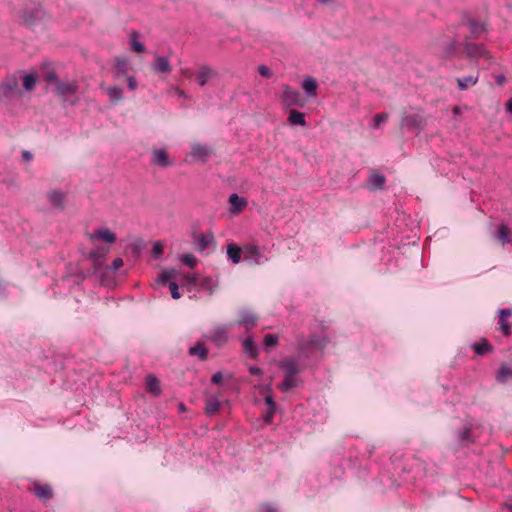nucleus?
<instances>
[{"label": "nucleus", "mask_w": 512, "mask_h": 512, "mask_svg": "<svg viewBox=\"0 0 512 512\" xmlns=\"http://www.w3.org/2000/svg\"><path fill=\"white\" fill-rule=\"evenodd\" d=\"M244 261L260 265L265 263L268 259L261 252L260 248L255 245H246L243 248Z\"/></svg>", "instance_id": "5"}, {"label": "nucleus", "mask_w": 512, "mask_h": 512, "mask_svg": "<svg viewBox=\"0 0 512 512\" xmlns=\"http://www.w3.org/2000/svg\"><path fill=\"white\" fill-rule=\"evenodd\" d=\"M216 75V72L209 66H202L197 71V82L200 86H205L207 82Z\"/></svg>", "instance_id": "19"}, {"label": "nucleus", "mask_w": 512, "mask_h": 512, "mask_svg": "<svg viewBox=\"0 0 512 512\" xmlns=\"http://www.w3.org/2000/svg\"><path fill=\"white\" fill-rule=\"evenodd\" d=\"M470 434V428H465L462 432L459 433V440L463 443L473 442V439L471 438Z\"/></svg>", "instance_id": "47"}, {"label": "nucleus", "mask_w": 512, "mask_h": 512, "mask_svg": "<svg viewBox=\"0 0 512 512\" xmlns=\"http://www.w3.org/2000/svg\"><path fill=\"white\" fill-rule=\"evenodd\" d=\"M465 50L467 55L471 58H489L488 52L482 44L467 42L465 44Z\"/></svg>", "instance_id": "16"}, {"label": "nucleus", "mask_w": 512, "mask_h": 512, "mask_svg": "<svg viewBox=\"0 0 512 512\" xmlns=\"http://www.w3.org/2000/svg\"><path fill=\"white\" fill-rule=\"evenodd\" d=\"M49 201L57 207H63L64 194L59 190H53L48 195Z\"/></svg>", "instance_id": "37"}, {"label": "nucleus", "mask_w": 512, "mask_h": 512, "mask_svg": "<svg viewBox=\"0 0 512 512\" xmlns=\"http://www.w3.org/2000/svg\"><path fill=\"white\" fill-rule=\"evenodd\" d=\"M43 78H44V81L47 84H53L55 87L57 85V82H60V80L58 79V76H57L55 71H47L43 75Z\"/></svg>", "instance_id": "42"}, {"label": "nucleus", "mask_w": 512, "mask_h": 512, "mask_svg": "<svg viewBox=\"0 0 512 512\" xmlns=\"http://www.w3.org/2000/svg\"><path fill=\"white\" fill-rule=\"evenodd\" d=\"M288 121L291 125H299V126H305L306 120L305 116L302 112H299L297 110H291Z\"/></svg>", "instance_id": "31"}, {"label": "nucleus", "mask_w": 512, "mask_h": 512, "mask_svg": "<svg viewBox=\"0 0 512 512\" xmlns=\"http://www.w3.org/2000/svg\"><path fill=\"white\" fill-rule=\"evenodd\" d=\"M283 103L290 106H298L302 107L304 105V101L302 96L298 90L291 88L290 86H285L282 95Z\"/></svg>", "instance_id": "8"}, {"label": "nucleus", "mask_w": 512, "mask_h": 512, "mask_svg": "<svg viewBox=\"0 0 512 512\" xmlns=\"http://www.w3.org/2000/svg\"><path fill=\"white\" fill-rule=\"evenodd\" d=\"M258 72L262 77L270 78L272 76L271 69L266 65H260L258 67Z\"/></svg>", "instance_id": "50"}, {"label": "nucleus", "mask_w": 512, "mask_h": 512, "mask_svg": "<svg viewBox=\"0 0 512 512\" xmlns=\"http://www.w3.org/2000/svg\"><path fill=\"white\" fill-rule=\"evenodd\" d=\"M505 107H506L507 113L512 114V98L507 100Z\"/></svg>", "instance_id": "59"}, {"label": "nucleus", "mask_w": 512, "mask_h": 512, "mask_svg": "<svg viewBox=\"0 0 512 512\" xmlns=\"http://www.w3.org/2000/svg\"><path fill=\"white\" fill-rule=\"evenodd\" d=\"M88 239L91 245H95V243L99 241H103L107 244H113L116 242L117 237L116 234L110 231L108 228H100L88 234Z\"/></svg>", "instance_id": "6"}, {"label": "nucleus", "mask_w": 512, "mask_h": 512, "mask_svg": "<svg viewBox=\"0 0 512 512\" xmlns=\"http://www.w3.org/2000/svg\"><path fill=\"white\" fill-rule=\"evenodd\" d=\"M151 67L154 72L161 74H168L172 71L170 61L166 56H157Z\"/></svg>", "instance_id": "15"}, {"label": "nucleus", "mask_w": 512, "mask_h": 512, "mask_svg": "<svg viewBox=\"0 0 512 512\" xmlns=\"http://www.w3.org/2000/svg\"><path fill=\"white\" fill-rule=\"evenodd\" d=\"M123 264H124V262L121 258H116L112 262L110 269L113 271H117L119 268H121L123 266Z\"/></svg>", "instance_id": "54"}, {"label": "nucleus", "mask_w": 512, "mask_h": 512, "mask_svg": "<svg viewBox=\"0 0 512 512\" xmlns=\"http://www.w3.org/2000/svg\"><path fill=\"white\" fill-rule=\"evenodd\" d=\"M279 367L283 370L284 375L297 376L299 373V366L295 358L289 357L279 362Z\"/></svg>", "instance_id": "14"}, {"label": "nucleus", "mask_w": 512, "mask_h": 512, "mask_svg": "<svg viewBox=\"0 0 512 512\" xmlns=\"http://www.w3.org/2000/svg\"><path fill=\"white\" fill-rule=\"evenodd\" d=\"M452 112L454 114H460L461 113V108L459 106H454L453 109H452Z\"/></svg>", "instance_id": "62"}, {"label": "nucleus", "mask_w": 512, "mask_h": 512, "mask_svg": "<svg viewBox=\"0 0 512 512\" xmlns=\"http://www.w3.org/2000/svg\"><path fill=\"white\" fill-rule=\"evenodd\" d=\"M22 157L24 160H31L32 159V154L29 152V151H23L22 152Z\"/></svg>", "instance_id": "60"}, {"label": "nucleus", "mask_w": 512, "mask_h": 512, "mask_svg": "<svg viewBox=\"0 0 512 512\" xmlns=\"http://www.w3.org/2000/svg\"><path fill=\"white\" fill-rule=\"evenodd\" d=\"M425 121L421 114L415 113L406 115L401 120V126L408 130H420L424 127Z\"/></svg>", "instance_id": "10"}, {"label": "nucleus", "mask_w": 512, "mask_h": 512, "mask_svg": "<svg viewBox=\"0 0 512 512\" xmlns=\"http://www.w3.org/2000/svg\"><path fill=\"white\" fill-rule=\"evenodd\" d=\"M127 85L129 90H136L138 86L136 78L134 76H127Z\"/></svg>", "instance_id": "52"}, {"label": "nucleus", "mask_w": 512, "mask_h": 512, "mask_svg": "<svg viewBox=\"0 0 512 512\" xmlns=\"http://www.w3.org/2000/svg\"><path fill=\"white\" fill-rule=\"evenodd\" d=\"M232 325H217L205 337L217 346H223L228 341V333Z\"/></svg>", "instance_id": "3"}, {"label": "nucleus", "mask_w": 512, "mask_h": 512, "mask_svg": "<svg viewBox=\"0 0 512 512\" xmlns=\"http://www.w3.org/2000/svg\"><path fill=\"white\" fill-rule=\"evenodd\" d=\"M138 36H139L138 32L132 31V33L130 35V40H129L131 50L136 53H143L145 51V46L143 43H141L140 41H138L136 39Z\"/></svg>", "instance_id": "34"}, {"label": "nucleus", "mask_w": 512, "mask_h": 512, "mask_svg": "<svg viewBox=\"0 0 512 512\" xmlns=\"http://www.w3.org/2000/svg\"><path fill=\"white\" fill-rule=\"evenodd\" d=\"M328 340L323 335H313L306 342L299 341L298 342V351L304 357H309L314 351L322 350Z\"/></svg>", "instance_id": "1"}, {"label": "nucleus", "mask_w": 512, "mask_h": 512, "mask_svg": "<svg viewBox=\"0 0 512 512\" xmlns=\"http://www.w3.org/2000/svg\"><path fill=\"white\" fill-rule=\"evenodd\" d=\"M512 316V309L505 308L499 310V325L500 330L504 335L508 336L511 333V324L507 322V318Z\"/></svg>", "instance_id": "18"}, {"label": "nucleus", "mask_w": 512, "mask_h": 512, "mask_svg": "<svg viewBox=\"0 0 512 512\" xmlns=\"http://www.w3.org/2000/svg\"><path fill=\"white\" fill-rule=\"evenodd\" d=\"M222 381H223V374L220 371L214 373L211 377V382L213 384L219 385L222 383Z\"/></svg>", "instance_id": "53"}, {"label": "nucleus", "mask_w": 512, "mask_h": 512, "mask_svg": "<svg viewBox=\"0 0 512 512\" xmlns=\"http://www.w3.org/2000/svg\"><path fill=\"white\" fill-rule=\"evenodd\" d=\"M260 512H275V509L271 505L265 504L262 506Z\"/></svg>", "instance_id": "58"}, {"label": "nucleus", "mask_w": 512, "mask_h": 512, "mask_svg": "<svg viewBox=\"0 0 512 512\" xmlns=\"http://www.w3.org/2000/svg\"><path fill=\"white\" fill-rule=\"evenodd\" d=\"M168 287H169L172 298L179 299L181 297L178 284L175 281L169 282Z\"/></svg>", "instance_id": "46"}, {"label": "nucleus", "mask_w": 512, "mask_h": 512, "mask_svg": "<svg viewBox=\"0 0 512 512\" xmlns=\"http://www.w3.org/2000/svg\"><path fill=\"white\" fill-rule=\"evenodd\" d=\"M37 76L34 73L27 74L23 78V87L26 91H32L35 88Z\"/></svg>", "instance_id": "39"}, {"label": "nucleus", "mask_w": 512, "mask_h": 512, "mask_svg": "<svg viewBox=\"0 0 512 512\" xmlns=\"http://www.w3.org/2000/svg\"><path fill=\"white\" fill-rule=\"evenodd\" d=\"M449 51H453L455 49V43L453 41H450Z\"/></svg>", "instance_id": "63"}, {"label": "nucleus", "mask_w": 512, "mask_h": 512, "mask_svg": "<svg viewBox=\"0 0 512 512\" xmlns=\"http://www.w3.org/2000/svg\"><path fill=\"white\" fill-rule=\"evenodd\" d=\"M369 183L373 188H381L385 183V177L375 173L370 177Z\"/></svg>", "instance_id": "41"}, {"label": "nucleus", "mask_w": 512, "mask_h": 512, "mask_svg": "<svg viewBox=\"0 0 512 512\" xmlns=\"http://www.w3.org/2000/svg\"><path fill=\"white\" fill-rule=\"evenodd\" d=\"M274 413H275V410H271L270 408H268L266 414L264 415V421L266 423H270L272 421Z\"/></svg>", "instance_id": "56"}, {"label": "nucleus", "mask_w": 512, "mask_h": 512, "mask_svg": "<svg viewBox=\"0 0 512 512\" xmlns=\"http://www.w3.org/2000/svg\"><path fill=\"white\" fill-rule=\"evenodd\" d=\"M195 243H196V247H197L198 251L203 252L209 246L214 244V235L212 233L199 235L196 238Z\"/></svg>", "instance_id": "20"}, {"label": "nucleus", "mask_w": 512, "mask_h": 512, "mask_svg": "<svg viewBox=\"0 0 512 512\" xmlns=\"http://www.w3.org/2000/svg\"><path fill=\"white\" fill-rule=\"evenodd\" d=\"M199 286L201 289L212 294L215 291L217 284L211 277H205L200 281Z\"/></svg>", "instance_id": "38"}, {"label": "nucleus", "mask_w": 512, "mask_h": 512, "mask_svg": "<svg viewBox=\"0 0 512 512\" xmlns=\"http://www.w3.org/2000/svg\"><path fill=\"white\" fill-rule=\"evenodd\" d=\"M152 253L155 258H159L163 254V245L160 242H155L152 247Z\"/></svg>", "instance_id": "49"}, {"label": "nucleus", "mask_w": 512, "mask_h": 512, "mask_svg": "<svg viewBox=\"0 0 512 512\" xmlns=\"http://www.w3.org/2000/svg\"><path fill=\"white\" fill-rule=\"evenodd\" d=\"M109 251L110 248L108 246L98 245L95 243V245H92L91 251L85 254V256L93 262L95 270L97 271L102 264V260L106 257Z\"/></svg>", "instance_id": "7"}, {"label": "nucleus", "mask_w": 512, "mask_h": 512, "mask_svg": "<svg viewBox=\"0 0 512 512\" xmlns=\"http://www.w3.org/2000/svg\"><path fill=\"white\" fill-rule=\"evenodd\" d=\"M243 349L250 358H256L259 352V349L252 337H247L246 339H244Z\"/></svg>", "instance_id": "25"}, {"label": "nucleus", "mask_w": 512, "mask_h": 512, "mask_svg": "<svg viewBox=\"0 0 512 512\" xmlns=\"http://www.w3.org/2000/svg\"><path fill=\"white\" fill-rule=\"evenodd\" d=\"M19 80L16 75H8L0 84V100L20 97Z\"/></svg>", "instance_id": "2"}, {"label": "nucleus", "mask_w": 512, "mask_h": 512, "mask_svg": "<svg viewBox=\"0 0 512 512\" xmlns=\"http://www.w3.org/2000/svg\"><path fill=\"white\" fill-rule=\"evenodd\" d=\"M472 348L478 355H484L492 350L491 344L486 339H482L479 343H474Z\"/></svg>", "instance_id": "32"}, {"label": "nucleus", "mask_w": 512, "mask_h": 512, "mask_svg": "<svg viewBox=\"0 0 512 512\" xmlns=\"http://www.w3.org/2000/svg\"><path fill=\"white\" fill-rule=\"evenodd\" d=\"M151 161L159 167H168L172 164L167 152L164 149H155L152 152Z\"/></svg>", "instance_id": "17"}, {"label": "nucleus", "mask_w": 512, "mask_h": 512, "mask_svg": "<svg viewBox=\"0 0 512 512\" xmlns=\"http://www.w3.org/2000/svg\"><path fill=\"white\" fill-rule=\"evenodd\" d=\"M176 275V271L174 269L171 270H164L161 272V274L158 277V282L161 284H169L170 279Z\"/></svg>", "instance_id": "40"}, {"label": "nucleus", "mask_w": 512, "mask_h": 512, "mask_svg": "<svg viewBox=\"0 0 512 512\" xmlns=\"http://www.w3.org/2000/svg\"><path fill=\"white\" fill-rule=\"evenodd\" d=\"M106 94L112 104H116L123 100V91L118 86H111L106 88Z\"/></svg>", "instance_id": "24"}, {"label": "nucleus", "mask_w": 512, "mask_h": 512, "mask_svg": "<svg viewBox=\"0 0 512 512\" xmlns=\"http://www.w3.org/2000/svg\"><path fill=\"white\" fill-rule=\"evenodd\" d=\"M242 253L243 249L235 243H229L227 245V255L233 264H238L241 261Z\"/></svg>", "instance_id": "21"}, {"label": "nucleus", "mask_w": 512, "mask_h": 512, "mask_svg": "<svg viewBox=\"0 0 512 512\" xmlns=\"http://www.w3.org/2000/svg\"><path fill=\"white\" fill-rule=\"evenodd\" d=\"M188 353L191 356H198L202 361L208 357V350L202 342H197L194 346L190 347Z\"/></svg>", "instance_id": "23"}, {"label": "nucleus", "mask_w": 512, "mask_h": 512, "mask_svg": "<svg viewBox=\"0 0 512 512\" xmlns=\"http://www.w3.org/2000/svg\"><path fill=\"white\" fill-rule=\"evenodd\" d=\"M258 318L250 310H241L239 312L238 325L245 328L246 331H250L257 325Z\"/></svg>", "instance_id": "12"}, {"label": "nucleus", "mask_w": 512, "mask_h": 512, "mask_svg": "<svg viewBox=\"0 0 512 512\" xmlns=\"http://www.w3.org/2000/svg\"><path fill=\"white\" fill-rule=\"evenodd\" d=\"M228 203L230 205L229 210L234 215L240 213L248 205V201L236 193L229 196Z\"/></svg>", "instance_id": "13"}, {"label": "nucleus", "mask_w": 512, "mask_h": 512, "mask_svg": "<svg viewBox=\"0 0 512 512\" xmlns=\"http://www.w3.org/2000/svg\"><path fill=\"white\" fill-rule=\"evenodd\" d=\"M130 70L131 64L126 56L115 57L114 69L112 72L115 79H119L123 76H126Z\"/></svg>", "instance_id": "11"}, {"label": "nucleus", "mask_w": 512, "mask_h": 512, "mask_svg": "<svg viewBox=\"0 0 512 512\" xmlns=\"http://www.w3.org/2000/svg\"><path fill=\"white\" fill-rule=\"evenodd\" d=\"M512 379V367L503 365L496 373V380L499 383H506Z\"/></svg>", "instance_id": "28"}, {"label": "nucleus", "mask_w": 512, "mask_h": 512, "mask_svg": "<svg viewBox=\"0 0 512 512\" xmlns=\"http://www.w3.org/2000/svg\"><path fill=\"white\" fill-rule=\"evenodd\" d=\"M181 261L185 266L189 268H194L197 264V259L192 254H184L181 258Z\"/></svg>", "instance_id": "43"}, {"label": "nucleus", "mask_w": 512, "mask_h": 512, "mask_svg": "<svg viewBox=\"0 0 512 512\" xmlns=\"http://www.w3.org/2000/svg\"><path fill=\"white\" fill-rule=\"evenodd\" d=\"M184 280H185V283L190 286L196 285L197 281H198L196 274H190V273L186 274L184 276Z\"/></svg>", "instance_id": "51"}, {"label": "nucleus", "mask_w": 512, "mask_h": 512, "mask_svg": "<svg viewBox=\"0 0 512 512\" xmlns=\"http://www.w3.org/2000/svg\"><path fill=\"white\" fill-rule=\"evenodd\" d=\"M479 80L478 74L476 75H468L465 77L457 78V84L460 90H467L469 87L477 84Z\"/></svg>", "instance_id": "22"}, {"label": "nucleus", "mask_w": 512, "mask_h": 512, "mask_svg": "<svg viewBox=\"0 0 512 512\" xmlns=\"http://www.w3.org/2000/svg\"><path fill=\"white\" fill-rule=\"evenodd\" d=\"M496 239L502 244L512 243V234L509 233L506 226L501 225L496 235Z\"/></svg>", "instance_id": "35"}, {"label": "nucleus", "mask_w": 512, "mask_h": 512, "mask_svg": "<svg viewBox=\"0 0 512 512\" xmlns=\"http://www.w3.org/2000/svg\"><path fill=\"white\" fill-rule=\"evenodd\" d=\"M505 80H506V79H505V76H504V75H498V76L496 77V82H497V84H498V85H502V84H504Z\"/></svg>", "instance_id": "61"}, {"label": "nucleus", "mask_w": 512, "mask_h": 512, "mask_svg": "<svg viewBox=\"0 0 512 512\" xmlns=\"http://www.w3.org/2000/svg\"><path fill=\"white\" fill-rule=\"evenodd\" d=\"M249 372H250V374L256 375V376H261L263 374L262 370L256 366H250Z\"/></svg>", "instance_id": "57"}, {"label": "nucleus", "mask_w": 512, "mask_h": 512, "mask_svg": "<svg viewBox=\"0 0 512 512\" xmlns=\"http://www.w3.org/2000/svg\"><path fill=\"white\" fill-rule=\"evenodd\" d=\"M317 87V82L313 77H307L302 82V88L308 96H315Z\"/></svg>", "instance_id": "29"}, {"label": "nucleus", "mask_w": 512, "mask_h": 512, "mask_svg": "<svg viewBox=\"0 0 512 512\" xmlns=\"http://www.w3.org/2000/svg\"><path fill=\"white\" fill-rule=\"evenodd\" d=\"M265 402L268 408H270L271 410H276V404L270 394L266 395Z\"/></svg>", "instance_id": "55"}, {"label": "nucleus", "mask_w": 512, "mask_h": 512, "mask_svg": "<svg viewBox=\"0 0 512 512\" xmlns=\"http://www.w3.org/2000/svg\"><path fill=\"white\" fill-rule=\"evenodd\" d=\"M388 118L386 113H379L374 116L373 119V128H378L382 123H384Z\"/></svg>", "instance_id": "45"}, {"label": "nucleus", "mask_w": 512, "mask_h": 512, "mask_svg": "<svg viewBox=\"0 0 512 512\" xmlns=\"http://www.w3.org/2000/svg\"><path fill=\"white\" fill-rule=\"evenodd\" d=\"M34 494L40 499H50L52 497V489L49 485H36L33 489Z\"/></svg>", "instance_id": "30"}, {"label": "nucleus", "mask_w": 512, "mask_h": 512, "mask_svg": "<svg viewBox=\"0 0 512 512\" xmlns=\"http://www.w3.org/2000/svg\"><path fill=\"white\" fill-rule=\"evenodd\" d=\"M263 342L265 346L273 347L278 343V336L275 334H266Z\"/></svg>", "instance_id": "44"}, {"label": "nucleus", "mask_w": 512, "mask_h": 512, "mask_svg": "<svg viewBox=\"0 0 512 512\" xmlns=\"http://www.w3.org/2000/svg\"><path fill=\"white\" fill-rule=\"evenodd\" d=\"M79 85L76 80L72 81H61L57 82L55 87V93L64 102L68 101V97L75 94L78 91Z\"/></svg>", "instance_id": "4"}, {"label": "nucleus", "mask_w": 512, "mask_h": 512, "mask_svg": "<svg viewBox=\"0 0 512 512\" xmlns=\"http://www.w3.org/2000/svg\"><path fill=\"white\" fill-rule=\"evenodd\" d=\"M40 13H41V11H40V10H37L35 15H30V14H28L26 11H24V13H23V19H24V21H25L26 23H28V24H32L35 20H37V19H40V18H41V17H40Z\"/></svg>", "instance_id": "48"}, {"label": "nucleus", "mask_w": 512, "mask_h": 512, "mask_svg": "<svg viewBox=\"0 0 512 512\" xmlns=\"http://www.w3.org/2000/svg\"><path fill=\"white\" fill-rule=\"evenodd\" d=\"M297 386H298V379L296 376L284 375V380L280 383L279 389L282 392L287 393L291 389H293Z\"/></svg>", "instance_id": "27"}, {"label": "nucleus", "mask_w": 512, "mask_h": 512, "mask_svg": "<svg viewBox=\"0 0 512 512\" xmlns=\"http://www.w3.org/2000/svg\"><path fill=\"white\" fill-rule=\"evenodd\" d=\"M507 509H508L510 512H512V504L507 505Z\"/></svg>", "instance_id": "64"}, {"label": "nucleus", "mask_w": 512, "mask_h": 512, "mask_svg": "<svg viewBox=\"0 0 512 512\" xmlns=\"http://www.w3.org/2000/svg\"><path fill=\"white\" fill-rule=\"evenodd\" d=\"M146 386L148 391L154 396H158L161 393L160 382L154 375L146 377Z\"/></svg>", "instance_id": "26"}, {"label": "nucleus", "mask_w": 512, "mask_h": 512, "mask_svg": "<svg viewBox=\"0 0 512 512\" xmlns=\"http://www.w3.org/2000/svg\"><path fill=\"white\" fill-rule=\"evenodd\" d=\"M467 25L469 27L470 33L474 37H479L485 31V25L482 22L468 20Z\"/></svg>", "instance_id": "33"}, {"label": "nucleus", "mask_w": 512, "mask_h": 512, "mask_svg": "<svg viewBox=\"0 0 512 512\" xmlns=\"http://www.w3.org/2000/svg\"><path fill=\"white\" fill-rule=\"evenodd\" d=\"M213 150L210 146L194 143L191 146L190 156L197 162H206L212 155Z\"/></svg>", "instance_id": "9"}, {"label": "nucleus", "mask_w": 512, "mask_h": 512, "mask_svg": "<svg viewBox=\"0 0 512 512\" xmlns=\"http://www.w3.org/2000/svg\"><path fill=\"white\" fill-rule=\"evenodd\" d=\"M220 408V401L217 397H210L206 401L205 411L208 415L215 414Z\"/></svg>", "instance_id": "36"}]
</instances>
